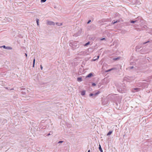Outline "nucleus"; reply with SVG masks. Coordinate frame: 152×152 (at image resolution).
Listing matches in <instances>:
<instances>
[{
    "instance_id": "obj_1",
    "label": "nucleus",
    "mask_w": 152,
    "mask_h": 152,
    "mask_svg": "<svg viewBox=\"0 0 152 152\" xmlns=\"http://www.w3.org/2000/svg\"><path fill=\"white\" fill-rule=\"evenodd\" d=\"M47 25H55V23L54 22L49 20L47 21Z\"/></svg>"
},
{
    "instance_id": "obj_2",
    "label": "nucleus",
    "mask_w": 152,
    "mask_h": 152,
    "mask_svg": "<svg viewBox=\"0 0 152 152\" xmlns=\"http://www.w3.org/2000/svg\"><path fill=\"white\" fill-rule=\"evenodd\" d=\"M1 47H3L4 48L7 49V50H12V48L11 47L6 46L5 45H3Z\"/></svg>"
},
{
    "instance_id": "obj_3",
    "label": "nucleus",
    "mask_w": 152,
    "mask_h": 152,
    "mask_svg": "<svg viewBox=\"0 0 152 152\" xmlns=\"http://www.w3.org/2000/svg\"><path fill=\"white\" fill-rule=\"evenodd\" d=\"M140 89L139 88H134L132 90V91L133 92H134V91H133L134 90H135L136 91H138L140 90Z\"/></svg>"
},
{
    "instance_id": "obj_4",
    "label": "nucleus",
    "mask_w": 152,
    "mask_h": 152,
    "mask_svg": "<svg viewBox=\"0 0 152 152\" xmlns=\"http://www.w3.org/2000/svg\"><path fill=\"white\" fill-rule=\"evenodd\" d=\"M81 32V30H79L77 33H76L75 34V36H79Z\"/></svg>"
},
{
    "instance_id": "obj_5",
    "label": "nucleus",
    "mask_w": 152,
    "mask_h": 152,
    "mask_svg": "<svg viewBox=\"0 0 152 152\" xmlns=\"http://www.w3.org/2000/svg\"><path fill=\"white\" fill-rule=\"evenodd\" d=\"M77 81L78 82H81L82 81V78L80 77H78L77 78Z\"/></svg>"
},
{
    "instance_id": "obj_6",
    "label": "nucleus",
    "mask_w": 152,
    "mask_h": 152,
    "mask_svg": "<svg viewBox=\"0 0 152 152\" xmlns=\"http://www.w3.org/2000/svg\"><path fill=\"white\" fill-rule=\"evenodd\" d=\"M100 93V92L99 91H98L97 92L95 93L94 94H93L94 96H95L98 95V94H99Z\"/></svg>"
},
{
    "instance_id": "obj_7",
    "label": "nucleus",
    "mask_w": 152,
    "mask_h": 152,
    "mask_svg": "<svg viewBox=\"0 0 152 152\" xmlns=\"http://www.w3.org/2000/svg\"><path fill=\"white\" fill-rule=\"evenodd\" d=\"M85 92H86L85 91H81V94L82 96H83L85 95Z\"/></svg>"
},
{
    "instance_id": "obj_8",
    "label": "nucleus",
    "mask_w": 152,
    "mask_h": 152,
    "mask_svg": "<svg viewBox=\"0 0 152 152\" xmlns=\"http://www.w3.org/2000/svg\"><path fill=\"white\" fill-rule=\"evenodd\" d=\"M56 24L58 26H62L63 24V23H56Z\"/></svg>"
},
{
    "instance_id": "obj_9",
    "label": "nucleus",
    "mask_w": 152,
    "mask_h": 152,
    "mask_svg": "<svg viewBox=\"0 0 152 152\" xmlns=\"http://www.w3.org/2000/svg\"><path fill=\"white\" fill-rule=\"evenodd\" d=\"M92 74L91 73H90L88 74L86 77H90L92 76Z\"/></svg>"
},
{
    "instance_id": "obj_10",
    "label": "nucleus",
    "mask_w": 152,
    "mask_h": 152,
    "mask_svg": "<svg viewBox=\"0 0 152 152\" xmlns=\"http://www.w3.org/2000/svg\"><path fill=\"white\" fill-rule=\"evenodd\" d=\"M112 131H109L108 133L107 134V136H109L112 133Z\"/></svg>"
},
{
    "instance_id": "obj_11",
    "label": "nucleus",
    "mask_w": 152,
    "mask_h": 152,
    "mask_svg": "<svg viewBox=\"0 0 152 152\" xmlns=\"http://www.w3.org/2000/svg\"><path fill=\"white\" fill-rule=\"evenodd\" d=\"M99 149L100 150V152H103V150H102V148L101 145H99Z\"/></svg>"
},
{
    "instance_id": "obj_12",
    "label": "nucleus",
    "mask_w": 152,
    "mask_h": 152,
    "mask_svg": "<svg viewBox=\"0 0 152 152\" xmlns=\"http://www.w3.org/2000/svg\"><path fill=\"white\" fill-rule=\"evenodd\" d=\"M35 61V58H34V60H33V67H34V66Z\"/></svg>"
},
{
    "instance_id": "obj_13",
    "label": "nucleus",
    "mask_w": 152,
    "mask_h": 152,
    "mask_svg": "<svg viewBox=\"0 0 152 152\" xmlns=\"http://www.w3.org/2000/svg\"><path fill=\"white\" fill-rule=\"evenodd\" d=\"M137 20H131L130 22L131 23H134L137 22Z\"/></svg>"
},
{
    "instance_id": "obj_14",
    "label": "nucleus",
    "mask_w": 152,
    "mask_h": 152,
    "mask_svg": "<svg viewBox=\"0 0 152 152\" xmlns=\"http://www.w3.org/2000/svg\"><path fill=\"white\" fill-rule=\"evenodd\" d=\"M53 134V132H52L50 131L49 133H48L47 135V136H49L50 135H51Z\"/></svg>"
},
{
    "instance_id": "obj_15",
    "label": "nucleus",
    "mask_w": 152,
    "mask_h": 152,
    "mask_svg": "<svg viewBox=\"0 0 152 152\" xmlns=\"http://www.w3.org/2000/svg\"><path fill=\"white\" fill-rule=\"evenodd\" d=\"M90 44V42H88L87 43H86L84 45V46H87V45H89Z\"/></svg>"
},
{
    "instance_id": "obj_16",
    "label": "nucleus",
    "mask_w": 152,
    "mask_h": 152,
    "mask_svg": "<svg viewBox=\"0 0 152 152\" xmlns=\"http://www.w3.org/2000/svg\"><path fill=\"white\" fill-rule=\"evenodd\" d=\"M119 21L118 20H117L115 21H113L112 22V23L113 24H114L115 23H117V22H118Z\"/></svg>"
},
{
    "instance_id": "obj_17",
    "label": "nucleus",
    "mask_w": 152,
    "mask_h": 152,
    "mask_svg": "<svg viewBox=\"0 0 152 152\" xmlns=\"http://www.w3.org/2000/svg\"><path fill=\"white\" fill-rule=\"evenodd\" d=\"M39 19H36V22H37V25L38 26L39 25Z\"/></svg>"
},
{
    "instance_id": "obj_18",
    "label": "nucleus",
    "mask_w": 152,
    "mask_h": 152,
    "mask_svg": "<svg viewBox=\"0 0 152 152\" xmlns=\"http://www.w3.org/2000/svg\"><path fill=\"white\" fill-rule=\"evenodd\" d=\"M114 69V68H112V69H108V70H107V72H109V71H111V70H113Z\"/></svg>"
},
{
    "instance_id": "obj_19",
    "label": "nucleus",
    "mask_w": 152,
    "mask_h": 152,
    "mask_svg": "<svg viewBox=\"0 0 152 152\" xmlns=\"http://www.w3.org/2000/svg\"><path fill=\"white\" fill-rule=\"evenodd\" d=\"M119 58L118 57L113 58V60L116 61Z\"/></svg>"
},
{
    "instance_id": "obj_20",
    "label": "nucleus",
    "mask_w": 152,
    "mask_h": 152,
    "mask_svg": "<svg viewBox=\"0 0 152 152\" xmlns=\"http://www.w3.org/2000/svg\"><path fill=\"white\" fill-rule=\"evenodd\" d=\"M99 56H97V58H96V59H94V61H95L97 59H98L99 58Z\"/></svg>"
},
{
    "instance_id": "obj_21",
    "label": "nucleus",
    "mask_w": 152,
    "mask_h": 152,
    "mask_svg": "<svg viewBox=\"0 0 152 152\" xmlns=\"http://www.w3.org/2000/svg\"><path fill=\"white\" fill-rule=\"evenodd\" d=\"M46 0H41V2H45Z\"/></svg>"
},
{
    "instance_id": "obj_22",
    "label": "nucleus",
    "mask_w": 152,
    "mask_h": 152,
    "mask_svg": "<svg viewBox=\"0 0 152 152\" xmlns=\"http://www.w3.org/2000/svg\"><path fill=\"white\" fill-rule=\"evenodd\" d=\"M89 96H94V94H93L91 93V94H89Z\"/></svg>"
},
{
    "instance_id": "obj_23",
    "label": "nucleus",
    "mask_w": 152,
    "mask_h": 152,
    "mask_svg": "<svg viewBox=\"0 0 152 152\" xmlns=\"http://www.w3.org/2000/svg\"><path fill=\"white\" fill-rule=\"evenodd\" d=\"M149 42V41H147L146 42H144L143 44V45H144V44H146V43H147Z\"/></svg>"
},
{
    "instance_id": "obj_24",
    "label": "nucleus",
    "mask_w": 152,
    "mask_h": 152,
    "mask_svg": "<svg viewBox=\"0 0 152 152\" xmlns=\"http://www.w3.org/2000/svg\"><path fill=\"white\" fill-rule=\"evenodd\" d=\"M105 39V38H102V39H100V40L101 41H102V40H104Z\"/></svg>"
},
{
    "instance_id": "obj_25",
    "label": "nucleus",
    "mask_w": 152,
    "mask_h": 152,
    "mask_svg": "<svg viewBox=\"0 0 152 152\" xmlns=\"http://www.w3.org/2000/svg\"><path fill=\"white\" fill-rule=\"evenodd\" d=\"M63 142V141H61L58 142V143H62Z\"/></svg>"
},
{
    "instance_id": "obj_26",
    "label": "nucleus",
    "mask_w": 152,
    "mask_h": 152,
    "mask_svg": "<svg viewBox=\"0 0 152 152\" xmlns=\"http://www.w3.org/2000/svg\"><path fill=\"white\" fill-rule=\"evenodd\" d=\"M92 86H96V84H95V83H92Z\"/></svg>"
},
{
    "instance_id": "obj_27",
    "label": "nucleus",
    "mask_w": 152,
    "mask_h": 152,
    "mask_svg": "<svg viewBox=\"0 0 152 152\" xmlns=\"http://www.w3.org/2000/svg\"><path fill=\"white\" fill-rule=\"evenodd\" d=\"M40 69H41V70H42V69L43 67H42V65H40Z\"/></svg>"
},
{
    "instance_id": "obj_28",
    "label": "nucleus",
    "mask_w": 152,
    "mask_h": 152,
    "mask_svg": "<svg viewBox=\"0 0 152 152\" xmlns=\"http://www.w3.org/2000/svg\"><path fill=\"white\" fill-rule=\"evenodd\" d=\"M91 20H88V23H90V22H91Z\"/></svg>"
},
{
    "instance_id": "obj_29",
    "label": "nucleus",
    "mask_w": 152,
    "mask_h": 152,
    "mask_svg": "<svg viewBox=\"0 0 152 152\" xmlns=\"http://www.w3.org/2000/svg\"><path fill=\"white\" fill-rule=\"evenodd\" d=\"M133 68H134L133 66H131V67H130V69H132Z\"/></svg>"
},
{
    "instance_id": "obj_30",
    "label": "nucleus",
    "mask_w": 152,
    "mask_h": 152,
    "mask_svg": "<svg viewBox=\"0 0 152 152\" xmlns=\"http://www.w3.org/2000/svg\"><path fill=\"white\" fill-rule=\"evenodd\" d=\"M6 89H8V88L7 87H5L4 88Z\"/></svg>"
},
{
    "instance_id": "obj_31",
    "label": "nucleus",
    "mask_w": 152,
    "mask_h": 152,
    "mask_svg": "<svg viewBox=\"0 0 152 152\" xmlns=\"http://www.w3.org/2000/svg\"><path fill=\"white\" fill-rule=\"evenodd\" d=\"M25 56H26V57H27V54L26 53H25Z\"/></svg>"
},
{
    "instance_id": "obj_32",
    "label": "nucleus",
    "mask_w": 152,
    "mask_h": 152,
    "mask_svg": "<svg viewBox=\"0 0 152 152\" xmlns=\"http://www.w3.org/2000/svg\"><path fill=\"white\" fill-rule=\"evenodd\" d=\"M14 90V89L13 88H12V89H10V90Z\"/></svg>"
},
{
    "instance_id": "obj_33",
    "label": "nucleus",
    "mask_w": 152,
    "mask_h": 152,
    "mask_svg": "<svg viewBox=\"0 0 152 152\" xmlns=\"http://www.w3.org/2000/svg\"><path fill=\"white\" fill-rule=\"evenodd\" d=\"M88 152H90V150H88Z\"/></svg>"
}]
</instances>
